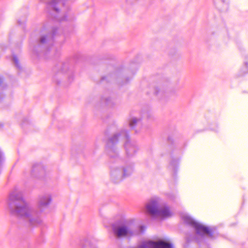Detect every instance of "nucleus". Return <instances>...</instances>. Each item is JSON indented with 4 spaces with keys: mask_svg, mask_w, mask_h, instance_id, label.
<instances>
[{
    "mask_svg": "<svg viewBox=\"0 0 248 248\" xmlns=\"http://www.w3.org/2000/svg\"><path fill=\"white\" fill-rule=\"evenodd\" d=\"M11 213L16 215L30 227H37L42 223L38 213L23 199L20 192L15 190L10 194L8 201Z\"/></svg>",
    "mask_w": 248,
    "mask_h": 248,
    "instance_id": "f257e3e1",
    "label": "nucleus"
},
{
    "mask_svg": "<svg viewBox=\"0 0 248 248\" xmlns=\"http://www.w3.org/2000/svg\"><path fill=\"white\" fill-rule=\"evenodd\" d=\"M121 140L124 141V146L126 155L128 157L134 155L138 151L136 143L130 139L127 131L122 130L114 134L108 139L107 143V151L109 156L111 158L117 156V150L115 145Z\"/></svg>",
    "mask_w": 248,
    "mask_h": 248,
    "instance_id": "f03ea898",
    "label": "nucleus"
},
{
    "mask_svg": "<svg viewBox=\"0 0 248 248\" xmlns=\"http://www.w3.org/2000/svg\"><path fill=\"white\" fill-rule=\"evenodd\" d=\"M145 227L140 225L136 227L129 220L122 219L112 225V230L115 236L118 238L129 237L142 233Z\"/></svg>",
    "mask_w": 248,
    "mask_h": 248,
    "instance_id": "7ed1b4c3",
    "label": "nucleus"
},
{
    "mask_svg": "<svg viewBox=\"0 0 248 248\" xmlns=\"http://www.w3.org/2000/svg\"><path fill=\"white\" fill-rule=\"evenodd\" d=\"M145 211L152 217L162 219L170 217L173 214L170 207L163 204L161 200L157 197H154L149 201L146 205Z\"/></svg>",
    "mask_w": 248,
    "mask_h": 248,
    "instance_id": "20e7f679",
    "label": "nucleus"
},
{
    "mask_svg": "<svg viewBox=\"0 0 248 248\" xmlns=\"http://www.w3.org/2000/svg\"><path fill=\"white\" fill-rule=\"evenodd\" d=\"M181 218L186 224L192 227L196 231L195 237L193 239L198 243L204 241L206 238H213L212 230L200 222L196 221L189 215L184 214Z\"/></svg>",
    "mask_w": 248,
    "mask_h": 248,
    "instance_id": "39448f33",
    "label": "nucleus"
},
{
    "mask_svg": "<svg viewBox=\"0 0 248 248\" xmlns=\"http://www.w3.org/2000/svg\"><path fill=\"white\" fill-rule=\"evenodd\" d=\"M134 171V165L129 163L123 167L112 166L110 170L111 181L115 184L119 183L124 178L130 176Z\"/></svg>",
    "mask_w": 248,
    "mask_h": 248,
    "instance_id": "423d86ee",
    "label": "nucleus"
},
{
    "mask_svg": "<svg viewBox=\"0 0 248 248\" xmlns=\"http://www.w3.org/2000/svg\"><path fill=\"white\" fill-rule=\"evenodd\" d=\"M136 248H173L172 245L165 240L148 241L141 243Z\"/></svg>",
    "mask_w": 248,
    "mask_h": 248,
    "instance_id": "0eeeda50",
    "label": "nucleus"
},
{
    "mask_svg": "<svg viewBox=\"0 0 248 248\" xmlns=\"http://www.w3.org/2000/svg\"><path fill=\"white\" fill-rule=\"evenodd\" d=\"M56 29H53L52 33H48L46 35L42 34L39 39V46H43L46 51H48L49 46L53 42V37L56 35Z\"/></svg>",
    "mask_w": 248,
    "mask_h": 248,
    "instance_id": "6e6552de",
    "label": "nucleus"
},
{
    "mask_svg": "<svg viewBox=\"0 0 248 248\" xmlns=\"http://www.w3.org/2000/svg\"><path fill=\"white\" fill-rule=\"evenodd\" d=\"M51 201L50 195L46 194L40 196L38 200V208L41 211L46 208Z\"/></svg>",
    "mask_w": 248,
    "mask_h": 248,
    "instance_id": "1a4fd4ad",
    "label": "nucleus"
},
{
    "mask_svg": "<svg viewBox=\"0 0 248 248\" xmlns=\"http://www.w3.org/2000/svg\"><path fill=\"white\" fill-rule=\"evenodd\" d=\"M46 3L49 8L51 9L54 12L58 13L59 9L57 7L58 4H63L62 0H41Z\"/></svg>",
    "mask_w": 248,
    "mask_h": 248,
    "instance_id": "9d476101",
    "label": "nucleus"
},
{
    "mask_svg": "<svg viewBox=\"0 0 248 248\" xmlns=\"http://www.w3.org/2000/svg\"><path fill=\"white\" fill-rule=\"evenodd\" d=\"M155 94L159 98H163L164 97H168L170 96V93L165 91L158 87H155L154 91Z\"/></svg>",
    "mask_w": 248,
    "mask_h": 248,
    "instance_id": "9b49d317",
    "label": "nucleus"
},
{
    "mask_svg": "<svg viewBox=\"0 0 248 248\" xmlns=\"http://www.w3.org/2000/svg\"><path fill=\"white\" fill-rule=\"evenodd\" d=\"M179 163V159L178 158H172L170 163V167L171 168L172 170H175L177 168L178 165Z\"/></svg>",
    "mask_w": 248,
    "mask_h": 248,
    "instance_id": "f8f14e48",
    "label": "nucleus"
},
{
    "mask_svg": "<svg viewBox=\"0 0 248 248\" xmlns=\"http://www.w3.org/2000/svg\"><path fill=\"white\" fill-rule=\"evenodd\" d=\"M141 122V119L136 117H132L130 119L129 124H136Z\"/></svg>",
    "mask_w": 248,
    "mask_h": 248,
    "instance_id": "ddd939ff",
    "label": "nucleus"
},
{
    "mask_svg": "<svg viewBox=\"0 0 248 248\" xmlns=\"http://www.w3.org/2000/svg\"><path fill=\"white\" fill-rule=\"evenodd\" d=\"M13 61L14 63H15V65L16 66V67L17 68L20 69V66L19 65L18 58H17V57L16 56L14 55L13 56Z\"/></svg>",
    "mask_w": 248,
    "mask_h": 248,
    "instance_id": "4468645a",
    "label": "nucleus"
},
{
    "mask_svg": "<svg viewBox=\"0 0 248 248\" xmlns=\"http://www.w3.org/2000/svg\"><path fill=\"white\" fill-rule=\"evenodd\" d=\"M210 126H212V127L209 128L211 131H216L217 129V125L214 124V125H209Z\"/></svg>",
    "mask_w": 248,
    "mask_h": 248,
    "instance_id": "2eb2a0df",
    "label": "nucleus"
},
{
    "mask_svg": "<svg viewBox=\"0 0 248 248\" xmlns=\"http://www.w3.org/2000/svg\"><path fill=\"white\" fill-rule=\"evenodd\" d=\"M4 160V157L2 153L0 150V164Z\"/></svg>",
    "mask_w": 248,
    "mask_h": 248,
    "instance_id": "dca6fc26",
    "label": "nucleus"
},
{
    "mask_svg": "<svg viewBox=\"0 0 248 248\" xmlns=\"http://www.w3.org/2000/svg\"><path fill=\"white\" fill-rule=\"evenodd\" d=\"M131 126V129H134L136 128L137 126H140V125H130Z\"/></svg>",
    "mask_w": 248,
    "mask_h": 248,
    "instance_id": "f3484780",
    "label": "nucleus"
},
{
    "mask_svg": "<svg viewBox=\"0 0 248 248\" xmlns=\"http://www.w3.org/2000/svg\"><path fill=\"white\" fill-rule=\"evenodd\" d=\"M111 99L110 98H106V103L108 105L109 104V102L110 101Z\"/></svg>",
    "mask_w": 248,
    "mask_h": 248,
    "instance_id": "a211bd4d",
    "label": "nucleus"
},
{
    "mask_svg": "<svg viewBox=\"0 0 248 248\" xmlns=\"http://www.w3.org/2000/svg\"><path fill=\"white\" fill-rule=\"evenodd\" d=\"M3 82V78L1 77H0V85L2 84Z\"/></svg>",
    "mask_w": 248,
    "mask_h": 248,
    "instance_id": "6ab92c4d",
    "label": "nucleus"
},
{
    "mask_svg": "<svg viewBox=\"0 0 248 248\" xmlns=\"http://www.w3.org/2000/svg\"><path fill=\"white\" fill-rule=\"evenodd\" d=\"M37 167L36 166H34L33 167V171H35L36 170V169H37Z\"/></svg>",
    "mask_w": 248,
    "mask_h": 248,
    "instance_id": "aec40b11",
    "label": "nucleus"
},
{
    "mask_svg": "<svg viewBox=\"0 0 248 248\" xmlns=\"http://www.w3.org/2000/svg\"><path fill=\"white\" fill-rule=\"evenodd\" d=\"M3 98V96L1 94H0V101L2 100V99Z\"/></svg>",
    "mask_w": 248,
    "mask_h": 248,
    "instance_id": "412c9836",
    "label": "nucleus"
},
{
    "mask_svg": "<svg viewBox=\"0 0 248 248\" xmlns=\"http://www.w3.org/2000/svg\"><path fill=\"white\" fill-rule=\"evenodd\" d=\"M65 18H66L65 17H63L62 19H59V20L60 21L64 20H65Z\"/></svg>",
    "mask_w": 248,
    "mask_h": 248,
    "instance_id": "4be33fe9",
    "label": "nucleus"
},
{
    "mask_svg": "<svg viewBox=\"0 0 248 248\" xmlns=\"http://www.w3.org/2000/svg\"><path fill=\"white\" fill-rule=\"evenodd\" d=\"M192 239L191 238H187V241L189 242V241L192 240Z\"/></svg>",
    "mask_w": 248,
    "mask_h": 248,
    "instance_id": "5701e85b",
    "label": "nucleus"
},
{
    "mask_svg": "<svg viewBox=\"0 0 248 248\" xmlns=\"http://www.w3.org/2000/svg\"><path fill=\"white\" fill-rule=\"evenodd\" d=\"M245 65H246V66L247 67H248V63H247V62H246V63H245Z\"/></svg>",
    "mask_w": 248,
    "mask_h": 248,
    "instance_id": "b1692460",
    "label": "nucleus"
},
{
    "mask_svg": "<svg viewBox=\"0 0 248 248\" xmlns=\"http://www.w3.org/2000/svg\"><path fill=\"white\" fill-rule=\"evenodd\" d=\"M87 243L88 244H89V245L90 244H89V243L88 242H87Z\"/></svg>",
    "mask_w": 248,
    "mask_h": 248,
    "instance_id": "393cba45",
    "label": "nucleus"
},
{
    "mask_svg": "<svg viewBox=\"0 0 248 248\" xmlns=\"http://www.w3.org/2000/svg\"><path fill=\"white\" fill-rule=\"evenodd\" d=\"M93 248H96L95 247H93Z\"/></svg>",
    "mask_w": 248,
    "mask_h": 248,
    "instance_id": "a878e982",
    "label": "nucleus"
}]
</instances>
